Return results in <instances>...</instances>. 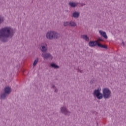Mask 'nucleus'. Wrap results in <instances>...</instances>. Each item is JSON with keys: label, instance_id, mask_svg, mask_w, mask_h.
<instances>
[{"label": "nucleus", "instance_id": "obj_1", "mask_svg": "<svg viewBox=\"0 0 126 126\" xmlns=\"http://www.w3.org/2000/svg\"><path fill=\"white\" fill-rule=\"evenodd\" d=\"M15 32L11 27H5L0 30V41L6 42L8 38H12Z\"/></svg>", "mask_w": 126, "mask_h": 126}, {"label": "nucleus", "instance_id": "obj_2", "mask_svg": "<svg viewBox=\"0 0 126 126\" xmlns=\"http://www.w3.org/2000/svg\"><path fill=\"white\" fill-rule=\"evenodd\" d=\"M102 89L101 88H98L97 89L94 90L93 95L94 98H97L98 100H102L103 98H104V96L103 95V93H101V91Z\"/></svg>", "mask_w": 126, "mask_h": 126}, {"label": "nucleus", "instance_id": "obj_3", "mask_svg": "<svg viewBox=\"0 0 126 126\" xmlns=\"http://www.w3.org/2000/svg\"><path fill=\"white\" fill-rule=\"evenodd\" d=\"M102 94L104 99H110L112 97V91L109 88H104L102 89Z\"/></svg>", "mask_w": 126, "mask_h": 126}, {"label": "nucleus", "instance_id": "obj_4", "mask_svg": "<svg viewBox=\"0 0 126 126\" xmlns=\"http://www.w3.org/2000/svg\"><path fill=\"white\" fill-rule=\"evenodd\" d=\"M97 45L99 48H103V49H107V46L98 43V41H91L89 43V47H91V48L95 47V46H97Z\"/></svg>", "mask_w": 126, "mask_h": 126}, {"label": "nucleus", "instance_id": "obj_5", "mask_svg": "<svg viewBox=\"0 0 126 126\" xmlns=\"http://www.w3.org/2000/svg\"><path fill=\"white\" fill-rule=\"evenodd\" d=\"M60 113L64 116H70V114H71V112L68 110L65 106H63L60 108Z\"/></svg>", "mask_w": 126, "mask_h": 126}, {"label": "nucleus", "instance_id": "obj_6", "mask_svg": "<svg viewBox=\"0 0 126 126\" xmlns=\"http://www.w3.org/2000/svg\"><path fill=\"white\" fill-rule=\"evenodd\" d=\"M61 38V33L56 31H52L51 40H59Z\"/></svg>", "mask_w": 126, "mask_h": 126}, {"label": "nucleus", "instance_id": "obj_7", "mask_svg": "<svg viewBox=\"0 0 126 126\" xmlns=\"http://www.w3.org/2000/svg\"><path fill=\"white\" fill-rule=\"evenodd\" d=\"M39 50L42 53H46L48 51V45L45 43H42L40 45Z\"/></svg>", "mask_w": 126, "mask_h": 126}, {"label": "nucleus", "instance_id": "obj_8", "mask_svg": "<svg viewBox=\"0 0 126 126\" xmlns=\"http://www.w3.org/2000/svg\"><path fill=\"white\" fill-rule=\"evenodd\" d=\"M42 56L44 60H48V59H50V60H52L54 59V57H53V56H52L49 53H43Z\"/></svg>", "mask_w": 126, "mask_h": 126}, {"label": "nucleus", "instance_id": "obj_9", "mask_svg": "<svg viewBox=\"0 0 126 126\" xmlns=\"http://www.w3.org/2000/svg\"><path fill=\"white\" fill-rule=\"evenodd\" d=\"M11 88L9 86H6L4 88V93L8 95L11 93Z\"/></svg>", "mask_w": 126, "mask_h": 126}, {"label": "nucleus", "instance_id": "obj_10", "mask_svg": "<svg viewBox=\"0 0 126 126\" xmlns=\"http://www.w3.org/2000/svg\"><path fill=\"white\" fill-rule=\"evenodd\" d=\"M80 16V13L78 11H75L73 12L71 14V17L75 18L76 19L78 18Z\"/></svg>", "mask_w": 126, "mask_h": 126}, {"label": "nucleus", "instance_id": "obj_11", "mask_svg": "<svg viewBox=\"0 0 126 126\" xmlns=\"http://www.w3.org/2000/svg\"><path fill=\"white\" fill-rule=\"evenodd\" d=\"M53 33V31H49L47 32L45 34V37L47 40H52V35Z\"/></svg>", "mask_w": 126, "mask_h": 126}, {"label": "nucleus", "instance_id": "obj_12", "mask_svg": "<svg viewBox=\"0 0 126 126\" xmlns=\"http://www.w3.org/2000/svg\"><path fill=\"white\" fill-rule=\"evenodd\" d=\"M78 5V2H75L74 1H70L68 3V5L70 7H72L73 8H75Z\"/></svg>", "mask_w": 126, "mask_h": 126}, {"label": "nucleus", "instance_id": "obj_13", "mask_svg": "<svg viewBox=\"0 0 126 126\" xmlns=\"http://www.w3.org/2000/svg\"><path fill=\"white\" fill-rule=\"evenodd\" d=\"M7 96H8L5 93L1 92L0 93V100H5L6 98H7Z\"/></svg>", "mask_w": 126, "mask_h": 126}, {"label": "nucleus", "instance_id": "obj_14", "mask_svg": "<svg viewBox=\"0 0 126 126\" xmlns=\"http://www.w3.org/2000/svg\"><path fill=\"white\" fill-rule=\"evenodd\" d=\"M99 33L101 36L103 37L104 39H108V36L107 35V33H106L104 31H103L102 30H99Z\"/></svg>", "mask_w": 126, "mask_h": 126}, {"label": "nucleus", "instance_id": "obj_15", "mask_svg": "<svg viewBox=\"0 0 126 126\" xmlns=\"http://www.w3.org/2000/svg\"><path fill=\"white\" fill-rule=\"evenodd\" d=\"M50 67H52V68H54L55 69H57L58 68H60V66L56 64L55 63H52L50 64Z\"/></svg>", "mask_w": 126, "mask_h": 126}, {"label": "nucleus", "instance_id": "obj_16", "mask_svg": "<svg viewBox=\"0 0 126 126\" xmlns=\"http://www.w3.org/2000/svg\"><path fill=\"white\" fill-rule=\"evenodd\" d=\"M81 38L83 39V40H84L85 41H86V42H89V37H88L86 34L81 35Z\"/></svg>", "mask_w": 126, "mask_h": 126}, {"label": "nucleus", "instance_id": "obj_17", "mask_svg": "<svg viewBox=\"0 0 126 126\" xmlns=\"http://www.w3.org/2000/svg\"><path fill=\"white\" fill-rule=\"evenodd\" d=\"M70 26H71V27H76V26H77V23L74 22V21H70Z\"/></svg>", "mask_w": 126, "mask_h": 126}, {"label": "nucleus", "instance_id": "obj_18", "mask_svg": "<svg viewBox=\"0 0 126 126\" xmlns=\"http://www.w3.org/2000/svg\"><path fill=\"white\" fill-rule=\"evenodd\" d=\"M51 89H53L54 90V92L55 93H57L58 90L57 88V87L55 85H51Z\"/></svg>", "mask_w": 126, "mask_h": 126}, {"label": "nucleus", "instance_id": "obj_19", "mask_svg": "<svg viewBox=\"0 0 126 126\" xmlns=\"http://www.w3.org/2000/svg\"><path fill=\"white\" fill-rule=\"evenodd\" d=\"M63 25L64 27H66V26H70V22L65 21L63 23Z\"/></svg>", "mask_w": 126, "mask_h": 126}, {"label": "nucleus", "instance_id": "obj_20", "mask_svg": "<svg viewBox=\"0 0 126 126\" xmlns=\"http://www.w3.org/2000/svg\"><path fill=\"white\" fill-rule=\"evenodd\" d=\"M39 62V59L36 58L33 62V67H34V66H36V65L37 63H38V62Z\"/></svg>", "mask_w": 126, "mask_h": 126}, {"label": "nucleus", "instance_id": "obj_21", "mask_svg": "<svg viewBox=\"0 0 126 126\" xmlns=\"http://www.w3.org/2000/svg\"><path fill=\"white\" fill-rule=\"evenodd\" d=\"M4 21V20L3 19V18L0 17V25Z\"/></svg>", "mask_w": 126, "mask_h": 126}, {"label": "nucleus", "instance_id": "obj_22", "mask_svg": "<svg viewBox=\"0 0 126 126\" xmlns=\"http://www.w3.org/2000/svg\"><path fill=\"white\" fill-rule=\"evenodd\" d=\"M78 72H80V73H82V72H83V70L78 69Z\"/></svg>", "mask_w": 126, "mask_h": 126}, {"label": "nucleus", "instance_id": "obj_23", "mask_svg": "<svg viewBox=\"0 0 126 126\" xmlns=\"http://www.w3.org/2000/svg\"><path fill=\"white\" fill-rule=\"evenodd\" d=\"M98 41H101V42H103V41H104V40H103V39H102V38H99L98 39Z\"/></svg>", "mask_w": 126, "mask_h": 126}, {"label": "nucleus", "instance_id": "obj_24", "mask_svg": "<svg viewBox=\"0 0 126 126\" xmlns=\"http://www.w3.org/2000/svg\"><path fill=\"white\" fill-rule=\"evenodd\" d=\"M84 5H85V3H82V4H81V6H84Z\"/></svg>", "mask_w": 126, "mask_h": 126}, {"label": "nucleus", "instance_id": "obj_25", "mask_svg": "<svg viewBox=\"0 0 126 126\" xmlns=\"http://www.w3.org/2000/svg\"><path fill=\"white\" fill-rule=\"evenodd\" d=\"M123 46H125V43L124 42H122Z\"/></svg>", "mask_w": 126, "mask_h": 126}]
</instances>
